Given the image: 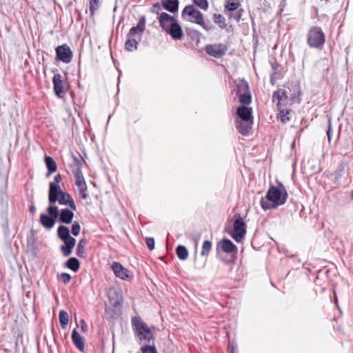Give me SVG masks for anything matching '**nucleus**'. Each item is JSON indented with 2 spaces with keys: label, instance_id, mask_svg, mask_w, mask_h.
Here are the masks:
<instances>
[{
  "label": "nucleus",
  "instance_id": "412c9836",
  "mask_svg": "<svg viewBox=\"0 0 353 353\" xmlns=\"http://www.w3.org/2000/svg\"><path fill=\"white\" fill-rule=\"evenodd\" d=\"M63 241L64 244L61 246V250L65 256H68L72 252V249L76 244V240L74 238H70Z\"/></svg>",
  "mask_w": 353,
  "mask_h": 353
},
{
  "label": "nucleus",
  "instance_id": "864d4df0",
  "mask_svg": "<svg viewBox=\"0 0 353 353\" xmlns=\"http://www.w3.org/2000/svg\"><path fill=\"white\" fill-rule=\"evenodd\" d=\"M118 304H119V303H118V302H115V303H113V305H114V307H117Z\"/></svg>",
  "mask_w": 353,
  "mask_h": 353
},
{
  "label": "nucleus",
  "instance_id": "20e7f679",
  "mask_svg": "<svg viewBox=\"0 0 353 353\" xmlns=\"http://www.w3.org/2000/svg\"><path fill=\"white\" fill-rule=\"evenodd\" d=\"M181 14L187 21L201 26L206 31L211 30V27L205 23L203 14L196 10L193 5L186 6L183 8Z\"/></svg>",
  "mask_w": 353,
  "mask_h": 353
},
{
  "label": "nucleus",
  "instance_id": "f8f14e48",
  "mask_svg": "<svg viewBox=\"0 0 353 353\" xmlns=\"http://www.w3.org/2000/svg\"><path fill=\"white\" fill-rule=\"evenodd\" d=\"M303 168L307 171L317 172L320 170L319 160L314 156H307L302 160Z\"/></svg>",
  "mask_w": 353,
  "mask_h": 353
},
{
  "label": "nucleus",
  "instance_id": "1a4fd4ad",
  "mask_svg": "<svg viewBox=\"0 0 353 353\" xmlns=\"http://www.w3.org/2000/svg\"><path fill=\"white\" fill-rule=\"evenodd\" d=\"M56 59L60 60L65 63H68L71 61L72 57V52L70 47L63 44L59 46L56 48Z\"/></svg>",
  "mask_w": 353,
  "mask_h": 353
},
{
  "label": "nucleus",
  "instance_id": "3c124183",
  "mask_svg": "<svg viewBox=\"0 0 353 353\" xmlns=\"http://www.w3.org/2000/svg\"><path fill=\"white\" fill-rule=\"evenodd\" d=\"M30 211L32 213L34 212L35 211V207L34 206V205H32L30 207Z\"/></svg>",
  "mask_w": 353,
  "mask_h": 353
},
{
  "label": "nucleus",
  "instance_id": "a211bd4d",
  "mask_svg": "<svg viewBox=\"0 0 353 353\" xmlns=\"http://www.w3.org/2000/svg\"><path fill=\"white\" fill-rule=\"evenodd\" d=\"M172 26L170 27L168 30H167V33L169 34L171 37L174 40H179L182 39L183 33L181 26L179 24L177 21L174 22L172 24Z\"/></svg>",
  "mask_w": 353,
  "mask_h": 353
},
{
  "label": "nucleus",
  "instance_id": "e433bc0d",
  "mask_svg": "<svg viewBox=\"0 0 353 353\" xmlns=\"http://www.w3.org/2000/svg\"><path fill=\"white\" fill-rule=\"evenodd\" d=\"M187 33H188V35L189 37H190V38L192 40H196L197 41H199L200 37H201V33H199L197 30H192V29H187Z\"/></svg>",
  "mask_w": 353,
  "mask_h": 353
},
{
  "label": "nucleus",
  "instance_id": "6e6552de",
  "mask_svg": "<svg viewBox=\"0 0 353 353\" xmlns=\"http://www.w3.org/2000/svg\"><path fill=\"white\" fill-rule=\"evenodd\" d=\"M236 93L241 103L248 105L251 103V94L250 93L249 84L247 81L240 80L236 83Z\"/></svg>",
  "mask_w": 353,
  "mask_h": 353
},
{
  "label": "nucleus",
  "instance_id": "a878e982",
  "mask_svg": "<svg viewBox=\"0 0 353 353\" xmlns=\"http://www.w3.org/2000/svg\"><path fill=\"white\" fill-rule=\"evenodd\" d=\"M65 267L77 272L80 268V263L77 258L71 257L65 262Z\"/></svg>",
  "mask_w": 353,
  "mask_h": 353
},
{
  "label": "nucleus",
  "instance_id": "79ce46f5",
  "mask_svg": "<svg viewBox=\"0 0 353 353\" xmlns=\"http://www.w3.org/2000/svg\"><path fill=\"white\" fill-rule=\"evenodd\" d=\"M146 245L150 250H152L154 248V240L153 238L148 237L145 239Z\"/></svg>",
  "mask_w": 353,
  "mask_h": 353
},
{
  "label": "nucleus",
  "instance_id": "473e14b6",
  "mask_svg": "<svg viewBox=\"0 0 353 353\" xmlns=\"http://www.w3.org/2000/svg\"><path fill=\"white\" fill-rule=\"evenodd\" d=\"M73 174L75 178V184L85 182L81 168L79 165L73 170Z\"/></svg>",
  "mask_w": 353,
  "mask_h": 353
},
{
  "label": "nucleus",
  "instance_id": "ea45409f",
  "mask_svg": "<svg viewBox=\"0 0 353 353\" xmlns=\"http://www.w3.org/2000/svg\"><path fill=\"white\" fill-rule=\"evenodd\" d=\"M99 0H91L90 1V12L92 15L94 14V12L98 8Z\"/></svg>",
  "mask_w": 353,
  "mask_h": 353
},
{
  "label": "nucleus",
  "instance_id": "2f4dec72",
  "mask_svg": "<svg viewBox=\"0 0 353 353\" xmlns=\"http://www.w3.org/2000/svg\"><path fill=\"white\" fill-rule=\"evenodd\" d=\"M214 22L218 24L221 29L226 28L227 25L225 23V18L220 14H214L213 16Z\"/></svg>",
  "mask_w": 353,
  "mask_h": 353
},
{
  "label": "nucleus",
  "instance_id": "c03bdc74",
  "mask_svg": "<svg viewBox=\"0 0 353 353\" xmlns=\"http://www.w3.org/2000/svg\"><path fill=\"white\" fill-rule=\"evenodd\" d=\"M230 353H239L237 350V345L236 343H232L228 346Z\"/></svg>",
  "mask_w": 353,
  "mask_h": 353
},
{
  "label": "nucleus",
  "instance_id": "5fc2aeb1",
  "mask_svg": "<svg viewBox=\"0 0 353 353\" xmlns=\"http://www.w3.org/2000/svg\"><path fill=\"white\" fill-rule=\"evenodd\" d=\"M281 120H282L283 121H285V119L283 117V118H282V119H281Z\"/></svg>",
  "mask_w": 353,
  "mask_h": 353
},
{
  "label": "nucleus",
  "instance_id": "4c0bfd02",
  "mask_svg": "<svg viewBox=\"0 0 353 353\" xmlns=\"http://www.w3.org/2000/svg\"><path fill=\"white\" fill-rule=\"evenodd\" d=\"M194 3L201 9L206 10L208 8V0H193Z\"/></svg>",
  "mask_w": 353,
  "mask_h": 353
},
{
  "label": "nucleus",
  "instance_id": "bb28decb",
  "mask_svg": "<svg viewBox=\"0 0 353 353\" xmlns=\"http://www.w3.org/2000/svg\"><path fill=\"white\" fill-rule=\"evenodd\" d=\"M57 235L61 241L73 238L70 234V230L65 225L59 226L57 229Z\"/></svg>",
  "mask_w": 353,
  "mask_h": 353
},
{
  "label": "nucleus",
  "instance_id": "0eeeda50",
  "mask_svg": "<svg viewBox=\"0 0 353 353\" xmlns=\"http://www.w3.org/2000/svg\"><path fill=\"white\" fill-rule=\"evenodd\" d=\"M47 212L48 214H41L39 221L43 228L50 230L54 227L59 216V209L57 206L50 205L48 207Z\"/></svg>",
  "mask_w": 353,
  "mask_h": 353
},
{
  "label": "nucleus",
  "instance_id": "7c9ffc66",
  "mask_svg": "<svg viewBox=\"0 0 353 353\" xmlns=\"http://www.w3.org/2000/svg\"><path fill=\"white\" fill-rule=\"evenodd\" d=\"M59 319L61 327L65 329L69 321L68 313L64 310H61L59 314Z\"/></svg>",
  "mask_w": 353,
  "mask_h": 353
},
{
  "label": "nucleus",
  "instance_id": "72a5a7b5",
  "mask_svg": "<svg viewBox=\"0 0 353 353\" xmlns=\"http://www.w3.org/2000/svg\"><path fill=\"white\" fill-rule=\"evenodd\" d=\"M212 244L211 241L206 240L202 245V250L201 252V256H208L212 249Z\"/></svg>",
  "mask_w": 353,
  "mask_h": 353
},
{
  "label": "nucleus",
  "instance_id": "f704fd0d",
  "mask_svg": "<svg viewBox=\"0 0 353 353\" xmlns=\"http://www.w3.org/2000/svg\"><path fill=\"white\" fill-rule=\"evenodd\" d=\"M141 350L142 353H157L154 343L144 345L141 347Z\"/></svg>",
  "mask_w": 353,
  "mask_h": 353
},
{
  "label": "nucleus",
  "instance_id": "09e8293b",
  "mask_svg": "<svg viewBox=\"0 0 353 353\" xmlns=\"http://www.w3.org/2000/svg\"><path fill=\"white\" fill-rule=\"evenodd\" d=\"M81 329L83 332H85L88 330V325L84 320H81L80 321Z\"/></svg>",
  "mask_w": 353,
  "mask_h": 353
},
{
  "label": "nucleus",
  "instance_id": "8fccbe9b",
  "mask_svg": "<svg viewBox=\"0 0 353 353\" xmlns=\"http://www.w3.org/2000/svg\"><path fill=\"white\" fill-rule=\"evenodd\" d=\"M79 194H81V196L83 199H86L88 197V194L86 193V192H83Z\"/></svg>",
  "mask_w": 353,
  "mask_h": 353
},
{
  "label": "nucleus",
  "instance_id": "393cba45",
  "mask_svg": "<svg viewBox=\"0 0 353 353\" xmlns=\"http://www.w3.org/2000/svg\"><path fill=\"white\" fill-rule=\"evenodd\" d=\"M162 6L167 11L174 13L179 10L178 0H165L162 1Z\"/></svg>",
  "mask_w": 353,
  "mask_h": 353
},
{
  "label": "nucleus",
  "instance_id": "2eb2a0df",
  "mask_svg": "<svg viewBox=\"0 0 353 353\" xmlns=\"http://www.w3.org/2000/svg\"><path fill=\"white\" fill-rule=\"evenodd\" d=\"M217 251L221 250L223 252L227 254H232L237 252L236 246L228 239H223L222 241L219 242L216 245Z\"/></svg>",
  "mask_w": 353,
  "mask_h": 353
},
{
  "label": "nucleus",
  "instance_id": "c756f323",
  "mask_svg": "<svg viewBox=\"0 0 353 353\" xmlns=\"http://www.w3.org/2000/svg\"><path fill=\"white\" fill-rule=\"evenodd\" d=\"M176 253L181 260H185L188 256V251L183 245H178L176 248Z\"/></svg>",
  "mask_w": 353,
  "mask_h": 353
},
{
  "label": "nucleus",
  "instance_id": "c85d7f7f",
  "mask_svg": "<svg viewBox=\"0 0 353 353\" xmlns=\"http://www.w3.org/2000/svg\"><path fill=\"white\" fill-rule=\"evenodd\" d=\"M45 162L48 170V175L57 170V164L50 156H45Z\"/></svg>",
  "mask_w": 353,
  "mask_h": 353
},
{
  "label": "nucleus",
  "instance_id": "49530a36",
  "mask_svg": "<svg viewBox=\"0 0 353 353\" xmlns=\"http://www.w3.org/2000/svg\"><path fill=\"white\" fill-rule=\"evenodd\" d=\"M331 134H332V128H331V121L330 119L328 121V129L327 130V136L328 141L330 142L331 140Z\"/></svg>",
  "mask_w": 353,
  "mask_h": 353
},
{
  "label": "nucleus",
  "instance_id": "b1692460",
  "mask_svg": "<svg viewBox=\"0 0 353 353\" xmlns=\"http://www.w3.org/2000/svg\"><path fill=\"white\" fill-rule=\"evenodd\" d=\"M59 221L61 223L69 224L72 222L74 217V213L68 209H63L59 212Z\"/></svg>",
  "mask_w": 353,
  "mask_h": 353
},
{
  "label": "nucleus",
  "instance_id": "6e6d98bb",
  "mask_svg": "<svg viewBox=\"0 0 353 353\" xmlns=\"http://www.w3.org/2000/svg\"><path fill=\"white\" fill-rule=\"evenodd\" d=\"M352 199H353V190H352Z\"/></svg>",
  "mask_w": 353,
  "mask_h": 353
},
{
  "label": "nucleus",
  "instance_id": "603ef678",
  "mask_svg": "<svg viewBox=\"0 0 353 353\" xmlns=\"http://www.w3.org/2000/svg\"><path fill=\"white\" fill-rule=\"evenodd\" d=\"M193 240L195 241V243H196V245L198 244L199 238L198 237H194Z\"/></svg>",
  "mask_w": 353,
  "mask_h": 353
},
{
  "label": "nucleus",
  "instance_id": "39448f33",
  "mask_svg": "<svg viewBox=\"0 0 353 353\" xmlns=\"http://www.w3.org/2000/svg\"><path fill=\"white\" fill-rule=\"evenodd\" d=\"M325 41V36L320 27H312L307 34V42L310 48L321 49Z\"/></svg>",
  "mask_w": 353,
  "mask_h": 353
},
{
  "label": "nucleus",
  "instance_id": "cd10ccee",
  "mask_svg": "<svg viewBox=\"0 0 353 353\" xmlns=\"http://www.w3.org/2000/svg\"><path fill=\"white\" fill-rule=\"evenodd\" d=\"M87 243V241L85 239H81L77 245L76 249V254L78 256L81 258H85L86 256V254L85 252V245Z\"/></svg>",
  "mask_w": 353,
  "mask_h": 353
},
{
  "label": "nucleus",
  "instance_id": "de8ad7c7",
  "mask_svg": "<svg viewBox=\"0 0 353 353\" xmlns=\"http://www.w3.org/2000/svg\"><path fill=\"white\" fill-rule=\"evenodd\" d=\"M160 9H161V8H160L159 4V3H155L152 6V8L151 9V12H154V13L159 14V11Z\"/></svg>",
  "mask_w": 353,
  "mask_h": 353
},
{
  "label": "nucleus",
  "instance_id": "4be33fe9",
  "mask_svg": "<svg viewBox=\"0 0 353 353\" xmlns=\"http://www.w3.org/2000/svg\"><path fill=\"white\" fill-rule=\"evenodd\" d=\"M61 192L60 186H56L54 184L49 185L48 200L50 204L54 203L59 199V196Z\"/></svg>",
  "mask_w": 353,
  "mask_h": 353
},
{
  "label": "nucleus",
  "instance_id": "a19ab883",
  "mask_svg": "<svg viewBox=\"0 0 353 353\" xmlns=\"http://www.w3.org/2000/svg\"><path fill=\"white\" fill-rule=\"evenodd\" d=\"M62 282L65 284L68 283L71 280V276L68 273H61L59 276Z\"/></svg>",
  "mask_w": 353,
  "mask_h": 353
},
{
  "label": "nucleus",
  "instance_id": "9d476101",
  "mask_svg": "<svg viewBox=\"0 0 353 353\" xmlns=\"http://www.w3.org/2000/svg\"><path fill=\"white\" fill-rule=\"evenodd\" d=\"M205 52L210 56L215 58H221L227 52V46L222 43L208 44L205 46Z\"/></svg>",
  "mask_w": 353,
  "mask_h": 353
},
{
  "label": "nucleus",
  "instance_id": "5701e85b",
  "mask_svg": "<svg viewBox=\"0 0 353 353\" xmlns=\"http://www.w3.org/2000/svg\"><path fill=\"white\" fill-rule=\"evenodd\" d=\"M72 341L75 347L81 352L84 351L85 345L83 339L79 333L74 329L72 332Z\"/></svg>",
  "mask_w": 353,
  "mask_h": 353
},
{
  "label": "nucleus",
  "instance_id": "58836bf2",
  "mask_svg": "<svg viewBox=\"0 0 353 353\" xmlns=\"http://www.w3.org/2000/svg\"><path fill=\"white\" fill-rule=\"evenodd\" d=\"M81 231V226L79 222L74 221L72 225V234L74 236H78Z\"/></svg>",
  "mask_w": 353,
  "mask_h": 353
},
{
  "label": "nucleus",
  "instance_id": "9b49d317",
  "mask_svg": "<svg viewBox=\"0 0 353 353\" xmlns=\"http://www.w3.org/2000/svg\"><path fill=\"white\" fill-rule=\"evenodd\" d=\"M111 268L114 275L122 280H128L132 277L130 274V271L119 262H113Z\"/></svg>",
  "mask_w": 353,
  "mask_h": 353
},
{
  "label": "nucleus",
  "instance_id": "f03ea898",
  "mask_svg": "<svg viewBox=\"0 0 353 353\" xmlns=\"http://www.w3.org/2000/svg\"><path fill=\"white\" fill-rule=\"evenodd\" d=\"M146 17L142 15L139 17L136 26L130 28L125 43V48L127 51L132 52L137 49L139 41H141L143 32L145 30Z\"/></svg>",
  "mask_w": 353,
  "mask_h": 353
},
{
  "label": "nucleus",
  "instance_id": "c9c22d12",
  "mask_svg": "<svg viewBox=\"0 0 353 353\" xmlns=\"http://www.w3.org/2000/svg\"><path fill=\"white\" fill-rule=\"evenodd\" d=\"M240 6L238 1L234 0H228L225 8L230 11H234L236 10Z\"/></svg>",
  "mask_w": 353,
  "mask_h": 353
},
{
  "label": "nucleus",
  "instance_id": "6ab92c4d",
  "mask_svg": "<svg viewBox=\"0 0 353 353\" xmlns=\"http://www.w3.org/2000/svg\"><path fill=\"white\" fill-rule=\"evenodd\" d=\"M57 201L59 204L69 205L72 210H76L75 203L72 198L67 192H64L61 190Z\"/></svg>",
  "mask_w": 353,
  "mask_h": 353
},
{
  "label": "nucleus",
  "instance_id": "dca6fc26",
  "mask_svg": "<svg viewBox=\"0 0 353 353\" xmlns=\"http://www.w3.org/2000/svg\"><path fill=\"white\" fill-rule=\"evenodd\" d=\"M288 98L286 90L279 89L273 92L272 101L276 103L278 110L281 109V106L283 101H286Z\"/></svg>",
  "mask_w": 353,
  "mask_h": 353
},
{
  "label": "nucleus",
  "instance_id": "a18cd8bd",
  "mask_svg": "<svg viewBox=\"0 0 353 353\" xmlns=\"http://www.w3.org/2000/svg\"><path fill=\"white\" fill-rule=\"evenodd\" d=\"M61 180V175L59 174L57 175H56L54 176V181L50 182V184H54L56 186H60L59 185V182Z\"/></svg>",
  "mask_w": 353,
  "mask_h": 353
},
{
  "label": "nucleus",
  "instance_id": "4468645a",
  "mask_svg": "<svg viewBox=\"0 0 353 353\" xmlns=\"http://www.w3.org/2000/svg\"><path fill=\"white\" fill-rule=\"evenodd\" d=\"M52 83L55 94L59 98L63 97L65 95V91L62 77L59 73H57L54 75Z\"/></svg>",
  "mask_w": 353,
  "mask_h": 353
},
{
  "label": "nucleus",
  "instance_id": "aec40b11",
  "mask_svg": "<svg viewBox=\"0 0 353 353\" xmlns=\"http://www.w3.org/2000/svg\"><path fill=\"white\" fill-rule=\"evenodd\" d=\"M236 114L239 117V120L243 121H252V109L244 105L239 106L237 108Z\"/></svg>",
  "mask_w": 353,
  "mask_h": 353
},
{
  "label": "nucleus",
  "instance_id": "423d86ee",
  "mask_svg": "<svg viewBox=\"0 0 353 353\" xmlns=\"http://www.w3.org/2000/svg\"><path fill=\"white\" fill-rule=\"evenodd\" d=\"M229 234L236 242H241L244 239L246 234V224L240 214L234 216L233 230Z\"/></svg>",
  "mask_w": 353,
  "mask_h": 353
},
{
  "label": "nucleus",
  "instance_id": "f257e3e1",
  "mask_svg": "<svg viewBox=\"0 0 353 353\" xmlns=\"http://www.w3.org/2000/svg\"><path fill=\"white\" fill-rule=\"evenodd\" d=\"M288 196V192L283 185L281 188L271 186L266 193L265 198L261 199V206L265 210L275 209L286 202Z\"/></svg>",
  "mask_w": 353,
  "mask_h": 353
},
{
  "label": "nucleus",
  "instance_id": "37998d69",
  "mask_svg": "<svg viewBox=\"0 0 353 353\" xmlns=\"http://www.w3.org/2000/svg\"><path fill=\"white\" fill-rule=\"evenodd\" d=\"M76 185L78 187L79 193L83 192H86L87 185H86L85 182L76 183Z\"/></svg>",
  "mask_w": 353,
  "mask_h": 353
},
{
  "label": "nucleus",
  "instance_id": "7ed1b4c3",
  "mask_svg": "<svg viewBox=\"0 0 353 353\" xmlns=\"http://www.w3.org/2000/svg\"><path fill=\"white\" fill-rule=\"evenodd\" d=\"M132 325L134 334L140 343H154V339L150 328L139 317L134 316L132 319Z\"/></svg>",
  "mask_w": 353,
  "mask_h": 353
},
{
  "label": "nucleus",
  "instance_id": "f3484780",
  "mask_svg": "<svg viewBox=\"0 0 353 353\" xmlns=\"http://www.w3.org/2000/svg\"><path fill=\"white\" fill-rule=\"evenodd\" d=\"M252 121L248 120L247 121L243 120L236 119V127L239 133L242 135L246 136L249 134L250 130L252 129Z\"/></svg>",
  "mask_w": 353,
  "mask_h": 353
},
{
  "label": "nucleus",
  "instance_id": "ddd939ff",
  "mask_svg": "<svg viewBox=\"0 0 353 353\" xmlns=\"http://www.w3.org/2000/svg\"><path fill=\"white\" fill-rule=\"evenodd\" d=\"M159 26L164 31L167 32L172 23L177 21V20L166 12H161L159 17Z\"/></svg>",
  "mask_w": 353,
  "mask_h": 353
}]
</instances>
